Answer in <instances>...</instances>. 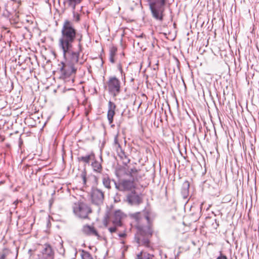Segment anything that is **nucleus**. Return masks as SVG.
Wrapping results in <instances>:
<instances>
[{
	"instance_id": "nucleus-1",
	"label": "nucleus",
	"mask_w": 259,
	"mask_h": 259,
	"mask_svg": "<svg viewBox=\"0 0 259 259\" xmlns=\"http://www.w3.org/2000/svg\"><path fill=\"white\" fill-rule=\"evenodd\" d=\"M60 33L58 45L64 60L61 63L62 77L65 80L70 78L73 82L77 71L75 64H82L84 62L79 58L83 50V35L78 32L73 22L68 19L64 21Z\"/></svg>"
},
{
	"instance_id": "nucleus-2",
	"label": "nucleus",
	"mask_w": 259,
	"mask_h": 259,
	"mask_svg": "<svg viewBox=\"0 0 259 259\" xmlns=\"http://www.w3.org/2000/svg\"><path fill=\"white\" fill-rule=\"evenodd\" d=\"M140 213H136L132 215V218L137 223L135 227H137V233L135 235V239L139 246H144L148 248H151L150 238L151 237L153 231L151 229L150 218L148 215H145L144 220L146 221L147 225H143L139 224Z\"/></svg>"
},
{
	"instance_id": "nucleus-3",
	"label": "nucleus",
	"mask_w": 259,
	"mask_h": 259,
	"mask_svg": "<svg viewBox=\"0 0 259 259\" xmlns=\"http://www.w3.org/2000/svg\"><path fill=\"white\" fill-rule=\"evenodd\" d=\"M152 17L156 20H163L167 0H148Z\"/></svg>"
},
{
	"instance_id": "nucleus-4",
	"label": "nucleus",
	"mask_w": 259,
	"mask_h": 259,
	"mask_svg": "<svg viewBox=\"0 0 259 259\" xmlns=\"http://www.w3.org/2000/svg\"><path fill=\"white\" fill-rule=\"evenodd\" d=\"M73 212L76 215L81 219H87L89 213L92 212L91 208L82 202L75 203L73 206Z\"/></svg>"
},
{
	"instance_id": "nucleus-5",
	"label": "nucleus",
	"mask_w": 259,
	"mask_h": 259,
	"mask_svg": "<svg viewBox=\"0 0 259 259\" xmlns=\"http://www.w3.org/2000/svg\"><path fill=\"white\" fill-rule=\"evenodd\" d=\"M91 198L92 204L98 206V210H99L100 206L103 203V192L97 188H93L91 192Z\"/></svg>"
},
{
	"instance_id": "nucleus-6",
	"label": "nucleus",
	"mask_w": 259,
	"mask_h": 259,
	"mask_svg": "<svg viewBox=\"0 0 259 259\" xmlns=\"http://www.w3.org/2000/svg\"><path fill=\"white\" fill-rule=\"evenodd\" d=\"M114 147H117L116 149L117 157L115 159L118 162V164H119L118 162H121L123 164L126 165L130 160L117 142L116 138H114Z\"/></svg>"
},
{
	"instance_id": "nucleus-7",
	"label": "nucleus",
	"mask_w": 259,
	"mask_h": 259,
	"mask_svg": "<svg viewBox=\"0 0 259 259\" xmlns=\"http://www.w3.org/2000/svg\"><path fill=\"white\" fill-rule=\"evenodd\" d=\"M114 185L116 188L121 191L130 190L135 187L133 181L125 180L124 179L118 180L117 183L114 181Z\"/></svg>"
},
{
	"instance_id": "nucleus-8",
	"label": "nucleus",
	"mask_w": 259,
	"mask_h": 259,
	"mask_svg": "<svg viewBox=\"0 0 259 259\" xmlns=\"http://www.w3.org/2000/svg\"><path fill=\"white\" fill-rule=\"evenodd\" d=\"M127 201L131 205H139L142 201L141 197L134 191L127 195Z\"/></svg>"
},
{
	"instance_id": "nucleus-9",
	"label": "nucleus",
	"mask_w": 259,
	"mask_h": 259,
	"mask_svg": "<svg viewBox=\"0 0 259 259\" xmlns=\"http://www.w3.org/2000/svg\"><path fill=\"white\" fill-rule=\"evenodd\" d=\"M125 215L120 210L114 211V233L116 232V227L122 226V221Z\"/></svg>"
},
{
	"instance_id": "nucleus-10",
	"label": "nucleus",
	"mask_w": 259,
	"mask_h": 259,
	"mask_svg": "<svg viewBox=\"0 0 259 259\" xmlns=\"http://www.w3.org/2000/svg\"><path fill=\"white\" fill-rule=\"evenodd\" d=\"M113 206L111 205L110 209L107 210L103 221V224L105 227H107L110 222L113 224Z\"/></svg>"
},
{
	"instance_id": "nucleus-11",
	"label": "nucleus",
	"mask_w": 259,
	"mask_h": 259,
	"mask_svg": "<svg viewBox=\"0 0 259 259\" xmlns=\"http://www.w3.org/2000/svg\"><path fill=\"white\" fill-rule=\"evenodd\" d=\"M82 232L87 235L100 237L96 229L94 227L88 225L83 226Z\"/></svg>"
},
{
	"instance_id": "nucleus-12",
	"label": "nucleus",
	"mask_w": 259,
	"mask_h": 259,
	"mask_svg": "<svg viewBox=\"0 0 259 259\" xmlns=\"http://www.w3.org/2000/svg\"><path fill=\"white\" fill-rule=\"evenodd\" d=\"M43 256L45 259H53L54 252L49 244H45L42 251Z\"/></svg>"
},
{
	"instance_id": "nucleus-13",
	"label": "nucleus",
	"mask_w": 259,
	"mask_h": 259,
	"mask_svg": "<svg viewBox=\"0 0 259 259\" xmlns=\"http://www.w3.org/2000/svg\"><path fill=\"white\" fill-rule=\"evenodd\" d=\"M190 183L188 181H185L182 187L181 194L184 199L188 198L189 194Z\"/></svg>"
},
{
	"instance_id": "nucleus-14",
	"label": "nucleus",
	"mask_w": 259,
	"mask_h": 259,
	"mask_svg": "<svg viewBox=\"0 0 259 259\" xmlns=\"http://www.w3.org/2000/svg\"><path fill=\"white\" fill-rule=\"evenodd\" d=\"M115 175L116 177L120 180H123L122 177L127 175L126 168L124 166H119L116 168Z\"/></svg>"
},
{
	"instance_id": "nucleus-15",
	"label": "nucleus",
	"mask_w": 259,
	"mask_h": 259,
	"mask_svg": "<svg viewBox=\"0 0 259 259\" xmlns=\"http://www.w3.org/2000/svg\"><path fill=\"white\" fill-rule=\"evenodd\" d=\"M154 255L145 250H142L138 253L136 259H153Z\"/></svg>"
},
{
	"instance_id": "nucleus-16",
	"label": "nucleus",
	"mask_w": 259,
	"mask_h": 259,
	"mask_svg": "<svg viewBox=\"0 0 259 259\" xmlns=\"http://www.w3.org/2000/svg\"><path fill=\"white\" fill-rule=\"evenodd\" d=\"M107 117L110 123H111L113 119V109L112 108V102H109V109L107 114Z\"/></svg>"
},
{
	"instance_id": "nucleus-17",
	"label": "nucleus",
	"mask_w": 259,
	"mask_h": 259,
	"mask_svg": "<svg viewBox=\"0 0 259 259\" xmlns=\"http://www.w3.org/2000/svg\"><path fill=\"white\" fill-rule=\"evenodd\" d=\"M11 253L10 250L4 248L0 251V259H8V256Z\"/></svg>"
},
{
	"instance_id": "nucleus-18",
	"label": "nucleus",
	"mask_w": 259,
	"mask_h": 259,
	"mask_svg": "<svg viewBox=\"0 0 259 259\" xmlns=\"http://www.w3.org/2000/svg\"><path fill=\"white\" fill-rule=\"evenodd\" d=\"M94 156V154L88 155L84 156H80L77 158L78 161H82L85 164H89L90 160Z\"/></svg>"
},
{
	"instance_id": "nucleus-19",
	"label": "nucleus",
	"mask_w": 259,
	"mask_h": 259,
	"mask_svg": "<svg viewBox=\"0 0 259 259\" xmlns=\"http://www.w3.org/2000/svg\"><path fill=\"white\" fill-rule=\"evenodd\" d=\"M103 183L104 186L107 188H110V179L107 175H103Z\"/></svg>"
},
{
	"instance_id": "nucleus-20",
	"label": "nucleus",
	"mask_w": 259,
	"mask_h": 259,
	"mask_svg": "<svg viewBox=\"0 0 259 259\" xmlns=\"http://www.w3.org/2000/svg\"><path fill=\"white\" fill-rule=\"evenodd\" d=\"M93 168L94 171L100 172L102 170V165L101 163L97 161H95L92 164Z\"/></svg>"
},
{
	"instance_id": "nucleus-21",
	"label": "nucleus",
	"mask_w": 259,
	"mask_h": 259,
	"mask_svg": "<svg viewBox=\"0 0 259 259\" xmlns=\"http://www.w3.org/2000/svg\"><path fill=\"white\" fill-rule=\"evenodd\" d=\"M81 256L82 259H93L91 254L89 252L83 250L81 251Z\"/></svg>"
},
{
	"instance_id": "nucleus-22",
	"label": "nucleus",
	"mask_w": 259,
	"mask_h": 259,
	"mask_svg": "<svg viewBox=\"0 0 259 259\" xmlns=\"http://www.w3.org/2000/svg\"><path fill=\"white\" fill-rule=\"evenodd\" d=\"M108 88L109 92L112 94L113 92V77L110 78L108 81Z\"/></svg>"
},
{
	"instance_id": "nucleus-23",
	"label": "nucleus",
	"mask_w": 259,
	"mask_h": 259,
	"mask_svg": "<svg viewBox=\"0 0 259 259\" xmlns=\"http://www.w3.org/2000/svg\"><path fill=\"white\" fill-rule=\"evenodd\" d=\"M120 81L114 77V91L119 92L120 90Z\"/></svg>"
},
{
	"instance_id": "nucleus-24",
	"label": "nucleus",
	"mask_w": 259,
	"mask_h": 259,
	"mask_svg": "<svg viewBox=\"0 0 259 259\" xmlns=\"http://www.w3.org/2000/svg\"><path fill=\"white\" fill-rule=\"evenodd\" d=\"M69 2V5L73 8L74 10L75 6L77 4L80 3L81 0H68Z\"/></svg>"
},
{
	"instance_id": "nucleus-25",
	"label": "nucleus",
	"mask_w": 259,
	"mask_h": 259,
	"mask_svg": "<svg viewBox=\"0 0 259 259\" xmlns=\"http://www.w3.org/2000/svg\"><path fill=\"white\" fill-rule=\"evenodd\" d=\"M86 176H87V172H86V171L85 169H83L82 171H81V173L80 174V177L81 178L82 180V181H83V183L84 185H85L86 184V183H87V178H86Z\"/></svg>"
},
{
	"instance_id": "nucleus-26",
	"label": "nucleus",
	"mask_w": 259,
	"mask_h": 259,
	"mask_svg": "<svg viewBox=\"0 0 259 259\" xmlns=\"http://www.w3.org/2000/svg\"><path fill=\"white\" fill-rule=\"evenodd\" d=\"M110 61L111 62L113 63V47L110 48Z\"/></svg>"
},
{
	"instance_id": "nucleus-27",
	"label": "nucleus",
	"mask_w": 259,
	"mask_h": 259,
	"mask_svg": "<svg viewBox=\"0 0 259 259\" xmlns=\"http://www.w3.org/2000/svg\"><path fill=\"white\" fill-rule=\"evenodd\" d=\"M73 16H74V17L75 21L76 22H79V20H80V16H79V15L78 14H75V13L74 12H73Z\"/></svg>"
},
{
	"instance_id": "nucleus-28",
	"label": "nucleus",
	"mask_w": 259,
	"mask_h": 259,
	"mask_svg": "<svg viewBox=\"0 0 259 259\" xmlns=\"http://www.w3.org/2000/svg\"><path fill=\"white\" fill-rule=\"evenodd\" d=\"M217 259H228L227 256L220 252V255L217 258Z\"/></svg>"
},
{
	"instance_id": "nucleus-29",
	"label": "nucleus",
	"mask_w": 259,
	"mask_h": 259,
	"mask_svg": "<svg viewBox=\"0 0 259 259\" xmlns=\"http://www.w3.org/2000/svg\"><path fill=\"white\" fill-rule=\"evenodd\" d=\"M117 235L120 238H124L126 236V234L125 232H123L121 233H118Z\"/></svg>"
},
{
	"instance_id": "nucleus-30",
	"label": "nucleus",
	"mask_w": 259,
	"mask_h": 259,
	"mask_svg": "<svg viewBox=\"0 0 259 259\" xmlns=\"http://www.w3.org/2000/svg\"><path fill=\"white\" fill-rule=\"evenodd\" d=\"M129 172L132 175L133 174L136 173L137 172V170L136 168H132L131 169L130 171H129Z\"/></svg>"
},
{
	"instance_id": "nucleus-31",
	"label": "nucleus",
	"mask_w": 259,
	"mask_h": 259,
	"mask_svg": "<svg viewBox=\"0 0 259 259\" xmlns=\"http://www.w3.org/2000/svg\"><path fill=\"white\" fill-rule=\"evenodd\" d=\"M117 69H118V71L122 74V70L121 66L120 64H119L118 65Z\"/></svg>"
},
{
	"instance_id": "nucleus-32",
	"label": "nucleus",
	"mask_w": 259,
	"mask_h": 259,
	"mask_svg": "<svg viewBox=\"0 0 259 259\" xmlns=\"http://www.w3.org/2000/svg\"><path fill=\"white\" fill-rule=\"evenodd\" d=\"M214 222H215V225H214V227L215 228H217L219 226V221H217V219H215Z\"/></svg>"
},
{
	"instance_id": "nucleus-33",
	"label": "nucleus",
	"mask_w": 259,
	"mask_h": 259,
	"mask_svg": "<svg viewBox=\"0 0 259 259\" xmlns=\"http://www.w3.org/2000/svg\"><path fill=\"white\" fill-rule=\"evenodd\" d=\"M108 230L111 232V233H113V227H110L108 228Z\"/></svg>"
},
{
	"instance_id": "nucleus-34",
	"label": "nucleus",
	"mask_w": 259,
	"mask_h": 259,
	"mask_svg": "<svg viewBox=\"0 0 259 259\" xmlns=\"http://www.w3.org/2000/svg\"><path fill=\"white\" fill-rule=\"evenodd\" d=\"M116 50H117V49H116V48H115L114 47V54L115 53V52L116 51Z\"/></svg>"
},
{
	"instance_id": "nucleus-35",
	"label": "nucleus",
	"mask_w": 259,
	"mask_h": 259,
	"mask_svg": "<svg viewBox=\"0 0 259 259\" xmlns=\"http://www.w3.org/2000/svg\"><path fill=\"white\" fill-rule=\"evenodd\" d=\"M116 201H117V200L114 198V202H116Z\"/></svg>"
},
{
	"instance_id": "nucleus-36",
	"label": "nucleus",
	"mask_w": 259,
	"mask_h": 259,
	"mask_svg": "<svg viewBox=\"0 0 259 259\" xmlns=\"http://www.w3.org/2000/svg\"><path fill=\"white\" fill-rule=\"evenodd\" d=\"M114 109H115V105H114Z\"/></svg>"
}]
</instances>
